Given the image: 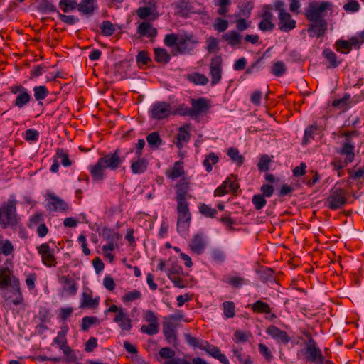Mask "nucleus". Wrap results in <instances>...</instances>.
<instances>
[{"mask_svg": "<svg viewBox=\"0 0 364 364\" xmlns=\"http://www.w3.org/2000/svg\"><path fill=\"white\" fill-rule=\"evenodd\" d=\"M124 161L125 156L122 155V151L119 149L103 154L94 165L89 167L92 179L96 181H103L105 178L106 169L116 171L122 166Z\"/></svg>", "mask_w": 364, "mask_h": 364, "instance_id": "obj_1", "label": "nucleus"}, {"mask_svg": "<svg viewBox=\"0 0 364 364\" xmlns=\"http://www.w3.org/2000/svg\"><path fill=\"white\" fill-rule=\"evenodd\" d=\"M348 197V191L341 187L337 183L329 191V194L325 199L324 205L331 210H340L347 204Z\"/></svg>", "mask_w": 364, "mask_h": 364, "instance_id": "obj_2", "label": "nucleus"}, {"mask_svg": "<svg viewBox=\"0 0 364 364\" xmlns=\"http://www.w3.org/2000/svg\"><path fill=\"white\" fill-rule=\"evenodd\" d=\"M305 336L308 337V341L302 353L306 361L311 364H333L330 359L324 357L313 337L309 333H305Z\"/></svg>", "mask_w": 364, "mask_h": 364, "instance_id": "obj_3", "label": "nucleus"}, {"mask_svg": "<svg viewBox=\"0 0 364 364\" xmlns=\"http://www.w3.org/2000/svg\"><path fill=\"white\" fill-rule=\"evenodd\" d=\"M16 201L9 199L0 206V225L3 229L16 228L20 218L16 213Z\"/></svg>", "mask_w": 364, "mask_h": 364, "instance_id": "obj_4", "label": "nucleus"}, {"mask_svg": "<svg viewBox=\"0 0 364 364\" xmlns=\"http://www.w3.org/2000/svg\"><path fill=\"white\" fill-rule=\"evenodd\" d=\"M176 212L177 232L183 237H186L188 235L191 220L189 203L188 201L177 202Z\"/></svg>", "mask_w": 364, "mask_h": 364, "instance_id": "obj_5", "label": "nucleus"}, {"mask_svg": "<svg viewBox=\"0 0 364 364\" xmlns=\"http://www.w3.org/2000/svg\"><path fill=\"white\" fill-rule=\"evenodd\" d=\"M283 1H276L273 4V9L278 12V28L283 32H289L296 28V22L291 14L285 9Z\"/></svg>", "mask_w": 364, "mask_h": 364, "instance_id": "obj_6", "label": "nucleus"}, {"mask_svg": "<svg viewBox=\"0 0 364 364\" xmlns=\"http://www.w3.org/2000/svg\"><path fill=\"white\" fill-rule=\"evenodd\" d=\"M109 313H115L113 321L116 323L122 331L129 332L132 327V321L127 314L125 309L112 304L107 310L105 311V314Z\"/></svg>", "mask_w": 364, "mask_h": 364, "instance_id": "obj_7", "label": "nucleus"}, {"mask_svg": "<svg viewBox=\"0 0 364 364\" xmlns=\"http://www.w3.org/2000/svg\"><path fill=\"white\" fill-rule=\"evenodd\" d=\"M10 92L16 95L12 105L19 109L26 106L31 100V95L28 90L21 85H15L9 87Z\"/></svg>", "mask_w": 364, "mask_h": 364, "instance_id": "obj_8", "label": "nucleus"}, {"mask_svg": "<svg viewBox=\"0 0 364 364\" xmlns=\"http://www.w3.org/2000/svg\"><path fill=\"white\" fill-rule=\"evenodd\" d=\"M180 319L181 316L170 315L163 323V333L167 342L170 344L175 345L177 341L176 326L173 321H179Z\"/></svg>", "mask_w": 364, "mask_h": 364, "instance_id": "obj_9", "label": "nucleus"}, {"mask_svg": "<svg viewBox=\"0 0 364 364\" xmlns=\"http://www.w3.org/2000/svg\"><path fill=\"white\" fill-rule=\"evenodd\" d=\"M328 5L327 2H322L320 4L311 3L305 11L307 20L312 23L326 21L323 12L326 10Z\"/></svg>", "mask_w": 364, "mask_h": 364, "instance_id": "obj_10", "label": "nucleus"}, {"mask_svg": "<svg viewBox=\"0 0 364 364\" xmlns=\"http://www.w3.org/2000/svg\"><path fill=\"white\" fill-rule=\"evenodd\" d=\"M175 355L174 350L170 347H164L159 350L157 360L162 364H191L188 360L176 358Z\"/></svg>", "mask_w": 364, "mask_h": 364, "instance_id": "obj_11", "label": "nucleus"}, {"mask_svg": "<svg viewBox=\"0 0 364 364\" xmlns=\"http://www.w3.org/2000/svg\"><path fill=\"white\" fill-rule=\"evenodd\" d=\"M191 105V114L197 118L201 115L206 114L211 108L210 100L205 97L191 98L190 100Z\"/></svg>", "mask_w": 364, "mask_h": 364, "instance_id": "obj_12", "label": "nucleus"}, {"mask_svg": "<svg viewBox=\"0 0 364 364\" xmlns=\"http://www.w3.org/2000/svg\"><path fill=\"white\" fill-rule=\"evenodd\" d=\"M190 184V179L187 177H183L177 182L175 186L176 202L188 201V199L191 198V195L189 194Z\"/></svg>", "mask_w": 364, "mask_h": 364, "instance_id": "obj_13", "label": "nucleus"}, {"mask_svg": "<svg viewBox=\"0 0 364 364\" xmlns=\"http://www.w3.org/2000/svg\"><path fill=\"white\" fill-rule=\"evenodd\" d=\"M223 73V59L220 55L213 58L210 63V75L211 77V85L215 86L220 83Z\"/></svg>", "mask_w": 364, "mask_h": 364, "instance_id": "obj_14", "label": "nucleus"}, {"mask_svg": "<svg viewBox=\"0 0 364 364\" xmlns=\"http://www.w3.org/2000/svg\"><path fill=\"white\" fill-rule=\"evenodd\" d=\"M38 252L41 257L43 264L48 267H55L57 259L54 255V249L50 248L48 243H43L37 247Z\"/></svg>", "mask_w": 364, "mask_h": 364, "instance_id": "obj_15", "label": "nucleus"}, {"mask_svg": "<svg viewBox=\"0 0 364 364\" xmlns=\"http://www.w3.org/2000/svg\"><path fill=\"white\" fill-rule=\"evenodd\" d=\"M10 287L11 295L7 296L6 299L11 301L15 306L22 304L23 302V296L20 287V281L17 277H12Z\"/></svg>", "mask_w": 364, "mask_h": 364, "instance_id": "obj_16", "label": "nucleus"}, {"mask_svg": "<svg viewBox=\"0 0 364 364\" xmlns=\"http://www.w3.org/2000/svg\"><path fill=\"white\" fill-rule=\"evenodd\" d=\"M59 282L62 285V295L73 296L77 294V284L73 277L69 275L61 276Z\"/></svg>", "mask_w": 364, "mask_h": 364, "instance_id": "obj_17", "label": "nucleus"}, {"mask_svg": "<svg viewBox=\"0 0 364 364\" xmlns=\"http://www.w3.org/2000/svg\"><path fill=\"white\" fill-rule=\"evenodd\" d=\"M171 113V106L166 102H156L152 105V118L160 120L168 117Z\"/></svg>", "mask_w": 364, "mask_h": 364, "instance_id": "obj_18", "label": "nucleus"}, {"mask_svg": "<svg viewBox=\"0 0 364 364\" xmlns=\"http://www.w3.org/2000/svg\"><path fill=\"white\" fill-rule=\"evenodd\" d=\"M183 268L178 264L173 265L167 270V277L173 283L174 287L178 288H185L186 284L182 278Z\"/></svg>", "mask_w": 364, "mask_h": 364, "instance_id": "obj_19", "label": "nucleus"}, {"mask_svg": "<svg viewBox=\"0 0 364 364\" xmlns=\"http://www.w3.org/2000/svg\"><path fill=\"white\" fill-rule=\"evenodd\" d=\"M266 333L274 339L277 343L288 344L291 340L286 331L280 330L274 325L269 326L266 329Z\"/></svg>", "mask_w": 364, "mask_h": 364, "instance_id": "obj_20", "label": "nucleus"}, {"mask_svg": "<svg viewBox=\"0 0 364 364\" xmlns=\"http://www.w3.org/2000/svg\"><path fill=\"white\" fill-rule=\"evenodd\" d=\"M136 14L140 19L144 20L145 21H154L159 16V12L154 6L139 7L136 10Z\"/></svg>", "mask_w": 364, "mask_h": 364, "instance_id": "obj_21", "label": "nucleus"}, {"mask_svg": "<svg viewBox=\"0 0 364 364\" xmlns=\"http://www.w3.org/2000/svg\"><path fill=\"white\" fill-rule=\"evenodd\" d=\"M191 250L198 255H201L206 247L205 240L203 234H196L190 241L189 244Z\"/></svg>", "mask_w": 364, "mask_h": 364, "instance_id": "obj_22", "label": "nucleus"}, {"mask_svg": "<svg viewBox=\"0 0 364 364\" xmlns=\"http://www.w3.org/2000/svg\"><path fill=\"white\" fill-rule=\"evenodd\" d=\"M190 124H186L178 129L176 135V142L175 143L178 149L183 147V143H187L191 139Z\"/></svg>", "mask_w": 364, "mask_h": 364, "instance_id": "obj_23", "label": "nucleus"}, {"mask_svg": "<svg viewBox=\"0 0 364 364\" xmlns=\"http://www.w3.org/2000/svg\"><path fill=\"white\" fill-rule=\"evenodd\" d=\"M50 200L48 202L47 207L52 211H65L68 210V204L59 197L49 194Z\"/></svg>", "mask_w": 364, "mask_h": 364, "instance_id": "obj_24", "label": "nucleus"}, {"mask_svg": "<svg viewBox=\"0 0 364 364\" xmlns=\"http://www.w3.org/2000/svg\"><path fill=\"white\" fill-rule=\"evenodd\" d=\"M327 30V23L326 21H321L314 22L311 23L309 28L308 32L311 37L316 36L317 38L321 37Z\"/></svg>", "mask_w": 364, "mask_h": 364, "instance_id": "obj_25", "label": "nucleus"}, {"mask_svg": "<svg viewBox=\"0 0 364 364\" xmlns=\"http://www.w3.org/2000/svg\"><path fill=\"white\" fill-rule=\"evenodd\" d=\"M137 33L141 36H146L148 38H155L157 34V30L149 21L141 22L137 27Z\"/></svg>", "mask_w": 364, "mask_h": 364, "instance_id": "obj_26", "label": "nucleus"}, {"mask_svg": "<svg viewBox=\"0 0 364 364\" xmlns=\"http://www.w3.org/2000/svg\"><path fill=\"white\" fill-rule=\"evenodd\" d=\"M100 297L92 298V291H85L82 294L80 307L87 309H95L98 306Z\"/></svg>", "mask_w": 364, "mask_h": 364, "instance_id": "obj_27", "label": "nucleus"}, {"mask_svg": "<svg viewBox=\"0 0 364 364\" xmlns=\"http://www.w3.org/2000/svg\"><path fill=\"white\" fill-rule=\"evenodd\" d=\"M97 9L96 0H81L77 4V10L85 15H92Z\"/></svg>", "mask_w": 364, "mask_h": 364, "instance_id": "obj_28", "label": "nucleus"}, {"mask_svg": "<svg viewBox=\"0 0 364 364\" xmlns=\"http://www.w3.org/2000/svg\"><path fill=\"white\" fill-rule=\"evenodd\" d=\"M204 350L214 358L218 359L223 364H230L229 360L225 354L221 353L218 347L208 343Z\"/></svg>", "mask_w": 364, "mask_h": 364, "instance_id": "obj_29", "label": "nucleus"}, {"mask_svg": "<svg viewBox=\"0 0 364 364\" xmlns=\"http://www.w3.org/2000/svg\"><path fill=\"white\" fill-rule=\"evenodd\" d=\"M148 167V162L144 159L141 157H136V159H132L131 161V170L134 174H141L144 173Z\"/></svg>", "mask_w": 364, "mask_h": 364, "instance_id": "obj_30", "label": "nucleus"}, {"mask_svg": "<svg viewBox=\"0 0 364 364\" xmlns=\"http://www.w3.org/2000/svg\"><path fill=\"white\" fill-rule=\"evenodd\" d=\"M184 174V168L182 161H176L173 166L166 171V176L172 180H175Z\"/></svg>", "mask_w": 364, "mask_h": 364, "instance_id": "obj_31", "label": "nucleus"}, {"mask_svg": "<svg viewBox=\"0 0 364 364\" xmlns=\"http://www.w3.org/2000/svg\"><path fill=\"white\" fill-rule=\"evenodd\" d=\"M13 277L12 271L8 267L0 268V289H6L11 285Z\"/></svg>", "mask_w": 364, "mask_h": 364, "instance_id": "obj_32", "label": "nucleus"}, {"mask_svg": "<svg viewBox=\"0 0 364 364\" xmlns=\"http://www.w3.org/2000/svg\"><path fill=\"white\" fill-rule=\"evenodd\" d=\"M355 146L350 143L346 142L343 144L342 148L339 151V154L341 155L346 156L344 160L346 161V163H351L354 160L355 157Z\"/></svg>", "mask_w": 364, "mask_h": 364, "instance_id": "obj_33", "label": "nucleus"}, {"mask_svg": "<svg viewBox=\"0 0 364 364\" xmlns=\"http://www.w3.org/2000/svg\"><path fill=\"white\" fill-rule=\"evenodd\" d=\"M252 311L256 314H270L271 307L267 303L262 300H257L252 304L250 305Z\"/></svg>", "mask_w": 364, "mask_h": 364, "instance_id": "obj_34", "label": "nucleus"}, {"mask_svg": "<svg viewBox=\"0 0 364 364\" xmlns=\"http://www.w3.org/2000/svg\"><path fill=\"white\" fill-rule=\"evenodd\" d=\"M272 14L266 12L262 16V21L259 23V28L265 31H272L274 28V24L272 22Z\"/></svg>", "mask_w": 364, "mask_h": 364, "instance_id": "obj_35", "label": "nucleus"}, {"mask_svg": "<svg viewBox=\"0 0 364 364\" xmlns=\"http://www.w3.org/2000/svg\"><path fill=\"white\" fill-rule=\"evenodd\" d=\"M222 38L226 41L228 45L234 46L241 43L242 36L237 32L231 31L223 34Z\"/></svg>", "mask_w": 364, "mask_h": 364, "instance_id": "obj_36", "label": "nucleus"}, {"mask_svg": "<svg viewBox=\"0 0 364 364\" xmlns=\"http://www.w3.org/2000/svg\"><path fill=\"white\" fill-rule=\"evenodd\" d=\"M146 141L152 149H157L163 144V141L158 132H153L146 136Z\"/></svg>", "mask_w": 364, "mask_h": 364, "instance_id": "obj_37", "label": "nucleus"}, {"mask_svg": "<svg viewBox=\"0 0 364 364\" xmlns=\"http://www.w3.org/2000/svg\"><path fill=\"white\" fill-rule=\"evenodd\" d=\"M186 341L187 343L193 348H197L201 350H205L208 342L207 341L198 339L196 337L192 336L190 334L185 335Z\"/></svg>", "mask_w": 364, "mask_h": 364, "instance_id": "obj_38", "label": "nucleus"}, {"mask_svg": "<svg viewBox=\"0 0 364 364\" xmlns=\"http://www.w3.org/2000/svg\"><path fill=\"white\" fill-rule=\"evenodd\" d=\"M154 60L159 63L167 64L171 60V55L164 48H155Z\"/></svg>", "mask_w": 364, "mask_h": 364, "instance_id": "obj_39", "label": "nucleus"}, {"mask_svg": "<svg viewBox=\"0 0 364 364\" xmlns=\"http://www.w3.org/2000/svg\"><path fill=\"white\" fill-rule=\"evenodd\" d=\"M141 292L139 290L134 289L124 294V295L122 296L121 300L124 304L128 305L134 301L141 299Z\"/></svg>", "mask_w": 364, "mask_h": 364, "instance_id": "obj_40", "label": "nucleus"}, {"mask_svg": "<svg viewBox=\"0 0 364 364\" xmlns=\"http://www.w3.org/2000/svg\"><path fill=\"white\" fill-rule=\"evenodd\" d=\"M101 235L107 242H117L121 238L119 233L107 227L102 228Z\"/></svg>", "mask_w": 364, "mask_h": 364, "instance_id": "obj_41", "label": "nucleus"}, {"mask_svg": "<svg viewBox=\"0 0 364 364\" xmlns=\"http://www.w3.org/2000/svg\"><path fill=\"white\" fill-rule=\"evenodd\" d=\"M53 158H55L58 161L60 160L59 163L65 167L72 165V161L69 159L68 153L63 149H58Z\"/></svg>", "mask_w": 364, "mask_h": 364, "instance_id": "obj_42", "label": "nucleus"}, {"mask_svg": "<svg viewBox=\"0 0 364 364\" xmlns=\"http://www.w3.org/2000/svg\"><path fill=\"white\" fill-rule=\"evenodd\" d=\"M323 56L329 62L328 68H336L341 63L337 60V55L331 49H324L322 52Z\"/></svg>", "mask_w": 364, "mask_h": 364, "instance_id": "obj_43", "label": "nucleus"}, {"mask_svg": "<svg viewBox=\"0 0 364 364\" xmlns=\"http://www.w3.org/2000/svg\"><path fill=\"white\" fill-rule=\"evenodd\" d=\"M257 273L259 275L260 280L266 283L269 281H273L274 280V271L273 269L267 267H262Z\"/></svg>", "mask_w": 364, "mask_h": 364, "instance_id": "obj_44", "label": "nucleus"}, {"mask_svg": "<svg viewBox=\"0 0 364 364\" xmlns=\"http://www.w3.org/2000/svg\"><path fill=\"white\" fill-rule=\"evenodd\" d=\"M232 352L240 364H252L251 357L250 355L244 356L241 347H233Z\"/></svg>", "mask_w": 364, "mask_h": 364, "instance_id": "obj_45", "label": "nucleus"}, {"mask_svg": "<svg viewBox=\"0 0 364 364\" xmlns=\"http://www.w3.org/2000/svg\"><path fill=\"white\" fill-rule=\"evenodd\" d=\"M215 6H218L217 13L220 16H226L229 12L230 0H214Z\"/></svg>", "mask_w": 364, "mask_h": 364, "instance_id": "obj_46", "label": "nucleus"}, {"mask_svg": "<svg viewBox=\"0 0 364 364\" xmlns=\"http://www.w3.org/2000/svg\"><path fill=\"white\" fill-rule=\"evenodd\" d=\"M188 79L190 82L197 85H205L208 82V78L204 74L199 73L189 75Z\"/></svg>", "mask_w": 364, "mask_h": 364, "instance_id": "obj_47", "label": "nucleus"}, {"mask_svg": "<svg viewBox=\"0 0 364 364\" xmlns=\"http://www.w3.org/2000/svg\"><path fill=\"white\" fill-rule=\"evenodd\" d=\"M227 154L239 166L243 164L245 158L242 155L240 154L239 150L237 148L231 147L228 149Z\"/></svg>", "mask_w": 364, "mask_h": 364, "instance_id": "obj_48", "label": "nucleus"}, {"mask_svg": "<svg viewBox=\"0 0 364 364\" xmlns=\"http://www.w3.org/2000/svg\"><path fill=\"white\" fill-rule=\"evenodd\" d=\"M14 252V247L12 242L8 239L4 240L1 239L0 242V255L3 254L4 256H9L12 255Z\"/></svg>", "mask_w": 364, "mask_h": 364, "instance_id": "obj_49", "label": "nucleus"}, {"mask_svg": "<svg viewBox=\"0 0 364 364\" xmlns=\"http://www.w3.org/2000/svg\"><path fill=\"white\" fill-rule=\"evenodd\" d=\"M219 161L218 156L213 152L210 153L203 160V166L207 172H210L213 169L212 166L216 164Z\"/></svg>", "mask_w": 364, "mask_h": 364, "instance_id": "obj_50", "label": "nucleus"}, {"mask_svg": "<svg viewBox=\"0 0 364 364\" xmlns=\"http://www.w3.org/2000/svg\"><path fill=\"white\" fill-rule=\"evenodd\" d=\"M223 309L225 317L233 318L235 315V306L234 302L226 301L223 303Z\"/></svg>", "mask_w": 364, "mask_h": 364, "instance_id": "obj_51", "label": "nucleus"}, {"mask_svg": "<svg viewBox=\"0 0 364 364\" xmlns=\"http://www.w3.org/2000/svg\"><path fill=\"white\" fill-rule=\"evenodd\" d=\"M271 72L274 76L281 77L286 73L287 67L284 62L276 61L271 68Z\"/></svg>", "mask_w": 364, "mask_h": 364, "instance_id": "obj_52", "label": "nucleus"}, {"mask_svg": "<svg viewBox=\"0 0 364 364\" xmlns=\"http://www.w3.org/2000/svg\"><path fill=\"white\" fill-rule=\"evenodd\" d=\"M225 282L235 288H240L242 285L248 283V280L247 279L241 277H229L225 280Z\"/></svg>", "mask_w": 364, "mask_h": 364, "instance_id": "obj_53", "label": "nucleus"}, {"mask_svg": "<svg viewBox=\"0 0 364 364\" xmlns=\"http://www.w3.org/2000/svg\"><path fill=\"white\" fill-rule=\"evenodd\" d=\"M59 7L65 13H68L77 9V2L76 0H60L59 2Z\"/></svg>", "mask_w": 364, "mask_h": 364, "instance_id": "obj_54", "label": "nucleus"}, {"mask_svg": "<svg viewBox=\"0 0 364 364\" xmlns=\"http://www.w3.org/2000/svg\"><path fill=\"white\" fill-rule=\"evenodd\" d=\"M34 97L37 101H41L46 98L49 91L44 85L35 86L33 87Z\"/></svg>", "mask_w": 364, "mask_h": 364, "instance_id": "obj_55", "label": "nucleus"}, {"mask_svg": "<svg viewBox=\"0 0 364 364\" xmlns=\"http://www.w3.org/2000/svg\"><path fill=\"white\" fill-rule=\"evenodd\" d=\"M229 26V23L227 20L222 18L220 17H217L213 24V27L214 30L217 31L219 33H223L225 31Z\"/></svg>", "mask_w": 364, "mask_h": 364, "instance_id": "obj_56", "label": "nucleus"}, {"mask_svg": "<svg viewBox=\"0 0 364 364\" xmlns=\"http://www.w3.org/2000/svg\"><path fill=\"white\" fill-rule=\"evenodd\" d=\"M200 213L205 217L207 218H215L218 212L215 208H211L210 205L205 203L200 204L199 207Z\"/></svg>", "mask_w": 364, "mask_h": 364, "instance_id": "obj_57", "label": "nucleus"}, {"mask_svg": "<svg viewBox=\"0 0 364 364\" xmlns=\"http://www.w3.org/2000/svg\"><path fill=\"white\" fill-rule=\"evenodd\" d=\"M318 130V127L316 124L309 126L304 132V142L307 143L314 139V134Z\"/></svg>", "mask_w": 364, "mask_h": 364, "instance_id": "obj_58", "label": "nucleus"}, {"mask_svg": "<svg viewBox=\"0 0 364 364\" xmlns=\"http://www.w3.org/2000/svg\"><path fill=\"white\" fill-rule=\"evenodd\" d=\"M252 202L257 210H262L267 204V200L262 194L254 195Z\"/></svg>", "mask_w": 364, "mask_h": 364, "instance_id": "obj_59", "label": "nucleus"}, {"mask_svg": "<svg viewBox=\"0 0 364 364\" xmlns=\"http://www.w3.org/2000/svg\"><path fill=\"white\" fill-rule=\"evenodd\" d=\"M101 33L106 36H112L114 31L115 28L109 21H104L100 26Z\"/></svg>", "mask_w": 364, "mask_h": 364, "instance_id": "obj_60", "label": "nucleus"}, {"mask_svg": "<svg viewBox=\"0 0 364 364\" xmlns=\"http://www.w3.org/2000/svg\"><path fill=\"white\" fill-rule=\"evenodd\" d=\"M140 330L143 333H146L149 336H154L159 333V325H155L154 323L142 325Z\"/></svg>", "mask_w": 364, "mask_h": 364, "instance_id": "obj_61", "label": "nucleus"}, {"mask_svg": "<svg viewBox=\"0 0 364 364\" xmlns=\"http://www.w3.org/2000/svg\"><path fill=\"white\" fill-rule=\"evenodd\" d=\"M98 322V318L95 316H85L82 319L81 329L87 331L92 325Z\"/></svg>", "mask_w": 364, "mask_h": 364, "instance_id": "obj_62", "label": "nucleus"}, {"mask_svg": "<svg viewBox=\"0 0 364 364\" xmlns=\"http://www.w3.org/2000/svg\"><path fill=\"white\" fill-rule=\"evenodd\" d=\"M40 10L43 13L55 12L57 11L55 6L50 0H42L40 4Z\"/></svg>", "mask_w": 364, "mask_h": 364, "instance_id": "obj_63", "label": "nucleus"}, {"mask_svg": "<svg viewBox=\"0 0 364 364\" xmlns=\"http://www.w3.org/2000/svg\"><path fill=\"white\" fill-rule=\"evenodd\" d=\"M336 50L341 53H348L351 50V44L348 41L338 40L336 43Z\"/></svg>", "mask_w": 364, "mask_h": 364, "instance_id": "obj_64", "label": "nucleus"}]
</instances>
